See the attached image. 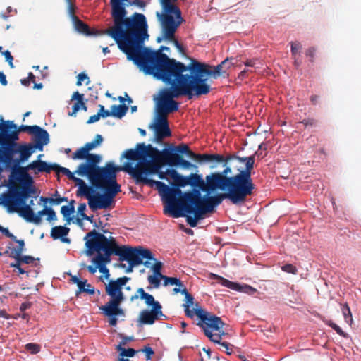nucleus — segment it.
I'll return each instance as SVG.
<instances>
[{
	"instance_id": "nucleus-1",
	"label": "nucleus",
	"mask_w": 361,
	"mask_h": 361,
	"mask_svg": "<svg viewBox=\"0 0 361 361\" xmlns=\"http://www.w3.org/2000/svg\"><path fill=\"white\" fill-rule=\"evenodd\" d=\"M123 157L136 163L127 162L124 165V171L128 172L135 180L137 183H147L155 185L164 202V212L173 217L178 218L181 214L176 209L177 196L182 195V190L177 187H169L159 180L148 178L150 175L157 174L161 166L158 163L160 151L151 145L137 144L135 149L126 150Z\"/></svg>"
},
{
	"instance_id": "nucleus-2",
	"label": "nucleus",
	"mask_w": 361,
	"mask_h": 361,
	"mask_svg": "<svg viewBox=\"0 0 361 361\" xmlns=\"http://www.w3.org/2000/svg\"><path fill=\"white\" fill-rule=\"evenodd\" d=\"M158 69L147 70V73L154 79L161 80L169 88H162L159 92L157 99V113L166 115L174 112L178 109V104L173 99L182 96H187L192 99L195 94V89L185 75H181L183 70L159 61Z\"/></svg>"
},
{
	"instance_id": "nucleus-3",
	"label": "nucleus",
	"mask_w": 361,
	"mask_h": 361,
	"mask_svg": "<svg viewBox=\"0 0 361 361\" xmlns=\"http://www.w3.org/2000/svg\"><path fill=\"white\" fill-rule=\"evenodd\" d=\"M101 161L93 157L81 168L79 176L87 178L96 190L102 192V200L111 207L114 197L121 192V185L116 181L117 173L124 170V167L116 166L114 161L106 162L104 166H99Z\"/></svg>"
},
{
	"instance_id": "nucleus-4",
	"label": "nucleus",
	"mask_w": 361,
	"mask_h": 361,
	"mask_svg": "<svg viewBox=\"0 0 361 361\" xmlns=\"http://www.w3.org/2000/svg\"><path fill=\"white\" fill-rule=\"evenodd\" d=\"M141 30L142 31V28ZM148 38L147 23H146L145 33L139 35L138 41L133 39L127 46V51H123L126 54L128 60L132 61L139 68L140 71L145 75H150L147 73L148 69H150V71L158 69L159 61L183 70L181 75H185L184 73L188 71V66L174 59L169 58L166 54L163 53L164 51H169L170 50L169 47L161 46L158 51H152L147 47H145L143 46L144 42Z\"/></svg>"
},
{
	"instance_id": "nucleus-5",
	"label": "nucleus",
	"mask_w": 361,
	"mask_h": 361,
	"mask_svg": "<svg viewBox=\"0 0 361 361\" xmlns=\"http://www.w3.org/2000/svg\"><path fill=\"white\" fill-rule=\"evenodd\" d=\"M227 61H222L216 66L200 63L195 59H192L188 65V71L190 74L185 73V76L195 89V94L197 97L207 94L210 91V85L207 83L209 78L216 79L226 73L224 66Z\"/></svg>"
},
{
	"instance_id": "nucleus-6",
	"label": "nucleus",
	"mask_w": 361,
	"mask_h": 361,
	"mask_svg": "<svg viewBox=\"0 0 361 361\" xmlns=\"http://www.w3.org/2000/svg\"><path fill=\"white\" fill-rule=\"evenodd\" d=\"M30 169L26 167H20L17 170H13V177L20 183L18 188H13L10 191L3 195V205L13 210L11 207H15L19 203H24L30 197L36 198L38 195L37 190L33 186V178L27 173Z\"/></svg>"
},
{
	"instance_id": "nucleus-7",
	"label": "nucleus",
	"mask_w": 361,
	"mask_h": 361,
	"mask_svg": "<svg viewBox=\"0 0 361 361\" xmlns=\"http://www.w3.org/2000/svg\"><path fill=\"white\" fill-rule=\"evenodd\" d=\"M186 192L192 193V198L195 200L198 196L197 201L206 214L213 212L214 207L220 204L224 199L229 200L233 204H239L243 203L249 196L240 192H234L233 194H231V189H218L215 193L207 194L204 197H202L200 190L192 189Z\"/></svg>"
},
{
	"instance_id": "nucleus-8",
	"label": "nucleus",
	"mask_w": 361,
	"mask_h": 361,
	"mask_svg": "<svg viewBox=\"0 0 361 361\" xmlns=\"http://www.w3.org/2000/svg\"><path fill=\"white\" fill-rule=\"evenodd\" d=\"M223 163L224 166L226 167L223 171L212 173L207 176L209 188L214 190V193L218 191V189H231V194L234 192H240L250 196L253 192L245 180L240 183L236 181L235 179L237 178V174L228 177L227 175L232 172L231 168L227 166V161L224 160Z\"/></svg>"
},
{
	"instance_id": "nucleus-9",
	"label": "nucleus",
	"mask_w": 361,
	"mask_h": 361,
	"mask_svg": "<svg viewBox=\"0 0 361 361\" xmlns=\"http://www.w3.org/2000/svg\"><path fill=\"white\" fill-rule=\"evenodd\" d=\"M87 237H93L95 242L94 247H96L97 255L94 259L99 260L104 259L106 261H111V256L112 255L119 256L122 253L123 250L127 247V246L120 247L116 243L114 238H107L95 230L89 232L85 237V240Z\"/></svg>"
},
{
	"instance_id": "nucleus-10",
	"label": "nucleus",
	"mask_w": 361,
	"mask_h": 361,
	"mask_svg": "<svg viewBox=\"0 0 361 361\" xmlns=\"http://www.w3.org/2000/svg\"><path fill=\"white\" fill-rule=\"evenodd\" d=\"M139 298L143 300L148 307H152L150 310H144L140 312L137 322L140 326L151 325L161 317H166L161 311V304L154 300L152 295L146 293L142 288H139L137 293L130 297V301L133 302Z\"/></svg>"
},
{
	"instance_id": "nucleus-11",
	"label": "nucleus",
	"mask_w": 361,
	"mask_h": 361,
	"mask_svg": "<svg viewBox=\"0 0 361 361\" xmlns=\"http://www.w3.org/2000/svg\"><path fill=\"white\" fill-rule=\"evenodd\" d=\"M193 195L192 193H187L186 192H183L180 196H177L178 202H176V209L183 216L178 207L184 212L189 214L187 216V223L191 227H196L198 224V221L203 219L207 214L200 207L198 204V196L197 199L192 198Z\"/></svg>"
},
{
	"instance_id": "nucleus-12",
	"label": "nucleus",
	"mask_w": 361,
	"mask_h": 361,
	"mask_svg": "<svg viewBox=\"0 0 361 361\" xmlns=\"http://www.w3.org/2000/svg\"><path fill=\"white\" fill-rule=\"evenodd\" d=\"M17 140L11 145L9 152H6V149L0 145V172L3 170V166L7 168L11 164H14L16 166H18L21 162L27 161L30 157L34 153L35 150L32 147L27 145H18Z\"/></svg>"
},
{
	"instance_id": "nucleus-13",
	"label": "nucleus",
	"mask_w": 361,
	"mask_h": 361,
	"mask_svg": "<svg viewBox=\"0 0 361 361\" xmlns=\"http://www.w3.org/2000/svg\"><path fill=\"white\" fill-rule=\"evenodd\" d=\"M169 172L171 173V178L176 183L177 188H180V187L191 185L194 188L193 189L200 190V192H206L207 195L214 193V190L209 188L207 176L205 177V180H204L201 175L197 173H191L188 176H184L178 173L176 170H171Z\"/></svg>"
},
{
	"instance_id": "nucleus-14",
	"label": "nucleus",
	"mask_w": 361,
	"mask_h": 361,
	"mask_svg": "<svg viewBox=\"0 0 361 361\" xmlns=\"http://www.w3.org/2000/svg\"><path fill=\"white\" fill-rule=\"evenodd\" d=\"M119 258L121 261L128 262V266L126 267L125 272L129 274L133 272L135 267L142 263V259L152 258V252L142 247H127L123 250Z\"/></svg>"
},
{
	"instance_id": "nucleus-15",
	"label": "nucleus",
	"mask_w": 361,
	"mask_h": 361,
	"mask_svg": "<svg viewBox=\"0 0 361 361\" xmlns=\"http://www.w3.org/2000/svg\"><path fill=\"white\" fill-rule=\"evenodd\" d=\"M197 317L200 319L197 325L200 326L204 334L208 338H219V336L213 335L216 331H219L223 329L224 323L219 317L213 315L204 310H198Z\"/></svg>"
},
{
	"instance_id": "nucleus-16",
	"label": "nucleus",
	"mask_w": 361,
	"mask_h": 361,
	"mask_svg": "<svg viewBox=\"0 0 361 361\" xmlns=\"http://www.w3.org/2000/svg\"><path fill=\"white\" fill-rule=\"evenodd\" d=\"M75 184L78 186L77 195L78 196H85L88 200V205L92 211L110 207L106 202L102 200L100 194H92L94 188L92 185H87L84 180L75 178Z\"/></svg>"
},
{
	"instance_id": "nucleus-17",
	"label": "nucleus",
	"mask_w": 361,
	"mask_h": 361,
	"mask_svg": "<svg viewBox=\"0 0 361 361\" xmlns=\"http://www.w3.org/2000/svg\"><path fill=\"white\" fill-rule=\"evenodd\" d=\"M18 140V126L13 121H4L0 116V145L3 146L6 152H9L11 145Z\"/></svg>"
},
{
	"instance_id": "nucleus-18",
	"label": "nucleus",
	"mask_w": 361,
	"mask_h": 361,
	"mask_svg": "<svg viewBox=\"0 0 361 361\" xmlns=\"http://www.w3.org/2000/svg\"><path fill=\"white\" fill-rule=\"evenodd\" d=\"M7 208L8 213H18L19 216L23 218L27 222L32 223L35 225L41 224L42 219V217L47 215L49 207L44 205V208L42 210L39 211L37 213H35L32 207L30 204H27V201H24V203H19L15 207Z\"/></svg>"
},
{
	"instance_id": "nucleus-19",
	"label": "nucleus",
	"mask_w": 361,
	"mask_h": 361,
	"mask_svg": "<svg viewBox=\"0 0 361 361\" xmlns=\"http://www.w3.org/2000/svg\"><path fill=\"white\" fill-rule=\"evenodd\" d=\"M235 159H237L240 163L245 164V168L243 170H240V173L237 174V178L235 179L236 181L238 180V183H240L244 182L245 180L253 192L255 187L251 178V170L254 166L255 156L252 155L245 157H235Z\"/></svg>"
},
{
	"instance_id": "nucleus-20",
	"label": "nucleus",
	"mask_w": 361,
	"mask_h": 361,
	"mask_svg": "<svg viewBox=\"0 0 361 361\" xmlns=\"http://www.w3.org/2000/svg\"><path fill=\"white\" fill-rule=\"evenodd\" d=\"M121 304V302L109 300L106 305L99 307L104 314L109 317V323L112 326H116L119 317H125L124 310L120 307Z\"/></svg>"
},
{
	"instance_id": "nucleus-21",
	"label": "nucleus",
	"mask_w": 361,
	"mask_h": 361,
	"mask_svg": "<svg viewBox=\"0 0 361 361\" xmlns=\"http://www.w3.org/2000/svg\"><path fill=\"white\" fill-rule=\"evenodd\" d=\"M130 280L127 276L118 278L116 280H111L109 283L106 285V293L111 297L112 301H117L122 302L124 300V295L122 292V288Z\"/></svg>"
},
{
	"instance_id": "nucleus-22",
	"label": "nucleus",
	"mask_w": 361,
	"mask_h": 361,
	"mask_svg": "<svg viewBox=\"0 0 361 361\" xmlns=\"http://www.w3.org/2000/svg\"><path fill=\"white\" fill-rule=\"evenodd\" d=\"M161 154L169 159V164L171 166H179L185 170H196L197 169V165L184 159L180 154L176 153L173 150V147L160 151Z\"/></svg>"
},
{
	"instance_id": "nucleus-23",
	"label": "nucleus",
	"mask_w": 361,
	"mask_h": 361,
	"mask_svg": "<svg viewBox=\"0 0 361 361\" xmlns=\"http://www.w3.org/2000/svg\"><path fill=\"white\" fill-rule=\"evenodd\" d=\"M214 279L219 280V282L224 286L232 290H235L241 293L248 295H253L257 292V289L247 284H240L238 283L232 282L226 279L219 276L216 274H212Z\"/></svg>"
},
{
	"instance_id": "nucleus-24",
	"label": "nucleus",
	"mask_w": 361,
	"mask_h": 361,
	"mask_svg": "<svg viewBox=\"0 0 361 361\" xmlns=\"http://www.w3.org/2000/svg\"><path fill=\"white\" fill-rule=\"evenodd\" d=\"M93 157H96L99 160H102V156L97 154H91L89 153L88 149L85 147H82L78 149L72 155L73 159H85V161L80 163L77 169L75 171V173L79 176L81 174V168L87 164L91 159H93Z\"/></svg>"
},
{
	"instance_id": "nucleus-25",
	"label": "nucleus",
	"mask_w": 361,
	"mask_h": 361,
	"mask_svg": "<svg viewBox=\"0 0 361 361\" xmlns=\"http://www.w3.org/2000/svg\"><path fill=\"white\" fill-rule=\"evenodd\" d=\"M30 128L32 130L31 135H34L36 147L39 150L42 151L43 149V147L48 145L49 142V135L45 129L38 126L35 125Z\"/></svg>"
},
{
	"instance_id": "nucleus-26",
	"label": "nucleus",
	"mask_w": 361,
	"mask_h": 361,
	"mask_svg": "<svg viewBox=\"0 0 361 361\" xmlns=\"http://www.w3.org/2000/svg\"><path fill=\"white\" fill-rule=\"evenodd\" d=\"M56 167V164H49L41 160L33 161L27 166V169L34 171L35 173L39 172L50 173Z\"/></svg>"
},
{
	"instance_id": "nucleus-27",
	"label": "nucleus",
	"mask_w": 361,
	"mask_h": 361,
	"mask_svg": "<svg viewBox=\"0 0 361 361\" xmlns=\"http://www.w3.org/2000/svg\"><path fill=\"white\" fill-rule=\"evenodd\" d=\"M70 231L69 228L63 226H56L51 228V237L54 239H60L62 243L70 244L71 240L67 238Z\"/></svg>"
},
{
	"instance_id": "nucleus-28",
	"label": "nucleus",
	"mask_w": 361,
	"mask_h": 361,
	"mask_svg": "<svg viewBox=\"0 0 361 361\" xmlns=\"http://www.w3.org/2000/svg\"><path fill=\"white\" fill-rule=\"evenodd\" d=\"M185 302L183 307H184L185 314L188 317L192 318L195 315L197 316L198 310H202L198 304H194V298L190 294L186 295Z\"/></svg>"
},
{
	"instance_id": "nucleus-29",
	"label": "nucleus",
	"mask_w": 361,
	"mask_h": 361,
	"mask_svg": "<svg viewBox=\"0 0 361 361\" xmlns=\"http://www.w3.org/2000/svg\"><path fill=\"white\" fill-rule=\"evenodd\" d=\"M193 160L199 162H209L214 161L216 163H222L224 161V158L223 156L219 154H195V156L192 159Z\"/></svg>"
},
{
	"instance_id": "nucleus-30",
	"label": "nucleus",
	"mask_w": 361,
	"mask_h": 361,
	"mask_svg": "<svg viewBox=\"0 0 361 361\" xmlns=\"http://www.w3.org/2000/svg\"><path fill=\"white\" fill-rule=\"evenodd\" d=\"M152 129L153 130L154 133V137L152 140V141L154 142L161 143L164 137L171 135V130L169 129V126H166L165 128H154Z\"/></svg>"
},
{
	"instance_id": "nucleus-31",
	"label": "nucleus",
	"mask_w": 361,
	"mask_h": 361,
	"mask_svg": "<svg viewBox=\"0 0 361 361\" xmlns=\"http://www.w3.org/2000/svg\"><path fill=\"white\" fill-rule=\"evenodd\" d=\"M72 22L77 32L87 36L92 35L87 25L79 20L76 16H73Z\"/></svg>"
},
{
	"instance_id": "nucleus-32",
	"label": "nucleus",
	"mask_w": 361,
	"mask_h": 361,
	"mask_svg": "<svg viewBox=\"0 0 361 361\" xmlns=\"http://www.w3.org/2000/svg\"><path fill=\"white\" fill-rule=\"evenodd\" d=\"M75 212L74 209V201L71 200L68 205H63L61 208V213L63 215L64 219L67 221V224H70L72 220L71 216Z\"/></svg>"
},
{
	"instance_id": "nucleus-33",
	"label": "nucleus",
	"mask_w": 361,
	"mask_h": 361,
	"mask_svg": "<svg viewBox=\"0 0 361 361\" xmlns=\"http://www.w3.org/2000/svg\"><path fill=\"white\" fill-rule=\"evenodd\" d=\"M166 126H169L167 116L166 115H162L161 114L157 113L154 122L149 126V128L152 129L160 127L165 128Z\"/></svg>"
},
{
	"instance_id": "nucleus-34",
	"label": "nucleus",
	"mask_w": 361,
	"mask_h": 361,
	"mask_svg": "<svg viewBox=\"0 0 361 361\" xmlns=\"http://www.w3.org/2000/svg\"><path fill=\"white\" fill-rule=\"evenodd\" d=\"M111 261H106L104 259L102 260L92 259V262L94 264H96L99 269V271L104 275L106 279H109L110 277V274L109 269L106 268V264H109Z\"/></svg>"
},
{
	"instance_id": "nucleus-35",
	"label": "nucleus",
	"mask_w": 361,
	"mask_h": 361,
	"mask_svg": "<svg viewBox=\"0 0 361 361\" xmlns=\"http://www.w3.org/2000/svg\"><path fill=\"white\" fill-rule=\"evenodd\" d=\"M128 109V106H126L125 104H123V105L114 104V105H112L111 107L112 116H114V117H116L118 118H121L122 117H123L126 115Z\"/></svg>"
},
{
	"instance_id": "nucleus-36",
	"label": "nucleus",
	"mask_w": 361,
	"mask_h": 361,
	"mask_svg": "<svg viewBox=\"0 0 361 361\" xmlns=\"http://www.w3.org/2000/svg\"><path fill=\"white\" fill-rule=\"evenodd\" d=\"M302 49V45L298 42H291V53L294 59V65L298 67L300 64L298 55L300 54V50Z\"/></svg>"
},
{
	"instance_id": "nucleus-37",
	"label": "nucleus",
	"mask_w": 361,
	"mask_h": 361,
	"mask_svg": "<svg viewBox=\"0 0 361 361\" xmlns=\"http://www.w3.org/2000/svg\"><path fill=\"white\" fill-rule=\"evenodd\" d=\"M340 306H341V310L342 312V314L343 316L345 322L351 326V324L353 323V317H352V313H351L349 306L348 305L347 303H345V304L340 303Z\"/></svg>"
},
{
	"instance_id": "nucleus-38",
	"label": "nucleus",
	"mask_w": 361,
	"mask_h": 361,
	"mask_svg": "<svg viewBox=\"0 0 361 361\" xmlns=\"http://www.w3.org/2000/svg\"><path fill=\"white\" fill-rule=\"evenodd\" d=\"M173 150L176 153H180V154H186L189 158L193 159V157L195 156V153L192 152L190 150L188 146L185 144L180 145L176 147H173Z\"/></svg>"
},
{
	"instance_id": "nucleus-39",
	"label": "nucleus",
	"mask_w": 361,
	"mask_h": 361,
	"mask_svg": "<svg viewBox=\"0 0 361 361\" xmlns=\"http://www.w3.org/2000/svg\"><path fill=\"white\" fill-rule=\"evenodd\" d=\"M117 350L119 352V357H133L138 352L133 348L126 349L121 347V345H118L116 346Z\"/></svg>"
},
{
	"instance_id": "nucleus-40",
	"label": "nucleus",
	"mask_w": 361,
	"mask_h": 361,
	"mask_svg": "<svg viewBox=\"0 0 361 361\" xmlns=\"http://www.w3.org/2000/svg\"><path fill=\"white\" fill-rule=\"evenodd\" d=\"M18 246L16 248L11 249L10 256L13 258L18 257L25 250V242L23 240L17 241Z\"/></svg>"
},
{
	"instance_id": "nucleus-41",
	"label": "nucleus",
	"mask_w": 361,
	"mask_h": 361,
	"mask_svg": "<svg viewBox=\"0 0 361 361\" xmlns=\"http://www.w3.org/2000/svg\"><path fill=\"white\" fill-rule=\"evenodd\" d=\"M54 171L56 172V173H62L68 176L69 179L73 180L75 182V175H77L75 173V171L73 172H71L68 169L62 167L56 164V167H54Z\"/></svg>"
},
{
	"instance_id": "nucleus-42",
	"label": "nucleus",
	"mask_w": 361,
	"mask_h": 361,
	"mask_svg": "<svg viewBox=\"0 0 361 361\" xmlns=\"http://www.w3.org/2000/svg\"><path fill=\"white\" fill-rule=\"evenodd\" d=\"M164 275L153 274L147 277L148 282L153 286L154 288H157L160 286V280H164Z\"/></svg>"
},
{
	"instance_id": "nucleus-43",
	"label": "nucleus",
	"mask_w": 361,
	"mask_h": 361,
	"mask_svg": "<svg viewBox=\"0 0 361 361\" xmlns=\"http://www.w3.org/2000/svg\"><path fill=\"white\" fill-rule=\"evenodd\" d=\"M148 260H151L153 262V266L152 267V270L153 274H162L161 272V269L162 268L163 264L161 262L157 261L152 254V258H146Z\"/></svg>"
},
{
	"instance_id": "nucleus-44",
	"label": "nucleus",
	"mask_w": 361,
	"mask_h": 361,
	"mask_svg": "<svg viewBox=\"0 0 361 361\" xmlns=\"http://www.w3.org/2000/svg\"><path fill=\"white\" fill-rule=\"evenodd\" d=\"M169 285H176L178 287H183L182 282L177 278L175 277H168L164 276V286H167Z\"/></svg>"
},
{
	"instance_id": "nucleus-45",
	"label": "nucleus",
	"mask_w": 361,
	"mask_h": 361,
	"mask_svg": "<svg viewBox=\"0 0 361 361\" xmlns=\"http://www.w3.org/2000/svg\"><path fill=\"white\" fill-rule=\"evenodd\" d=\"M90 239L87 240L85 243V246L87 248L85 253L87 256H91L93 255L94 252H96V247H94L95 242L94 240L93 237H90Z\"/></svg>"
},
{
	"instance_id": "nucleus-46",
	"label": "nucleus",
	"mask_w": 361,
	"mask_h": 361,
	"mask_svg": "<svg viewBox=\"0 0 361 361\" xmlns=\"http://www.w3.org/2000/svg\"><path fill=\"white\" fill-rule=\"evenodd\" d=\"M81 109H82L84 110L87 109V107H86L85 103L83 102H76L73 104V106L72 107V111L71 113H69V116H75L77 112Z\"/></svg>"
},
{
	"instance_id": "nucleus-47",
	"label": "nucleus",
	"mask_w": 361,
	"mask_h": 361,
	"mask_svg": "<svg viewBox=\"0 0 361 361\" xmlns=\"http://www.w3.org/2000/svg\"><path fill=\"white\" fill-rule=\"evenodd\" d=\"M85 80H87L86 81V85H88L90 83V79H89V77L88 75L85 73H80V74L78 75L77 76V82H76V85L78 86H80L82 85V82L85 81Z\"/></svg>"
},
{
	"instance_id": "nucleus-48",
	"label": "nucleus",
	"mask_w": 361,
	"mask_h": 361,
	"mask_svg": "<svg viewBox=\"0 0 361 361\" xmlns=\"http://www.w3.org/2000/svg\"><path fill=\"white\" fill-rule=\"evenodd\" d=\"M14 259L24 264H30L33 262L35 260V258L29 255L22 256V254L18 257Z\"/></svg>"
},
{
	"instance_id": "nucleus-49",
	"label": "nucleus",
	"mask_w": 361,
	"mask_h": 361,
	"mask_svg": "<svg viewBox=\"0 0 361 361\" xmlns=\"http://www.w3.org/2000/svg\"><path fill=\"white\" fill-rule=\"evenodd\" d=\"M25 348L32 354H37L39 351V345L36 343H27L25 345Z\"/></svg>"
},
{
	"instance_id": "nucleus-50",
	"label": "nucleus",
	"mask_w": 361,
	"mask_h": 361,
	"mask_svg": "<svg viewBox=\"0 0 361 361\" xmlns=\"http://www.w3.org/2000/svg\"><path fill=\"white\" fill-rule=\"evenodd\" d=\"M87 284V280H84V281H80L78 284H77V286H78V290L76 291L75 294L77 296H78L80 293H84L85 291V288L86 287Z\"/></svg>"
},
{
	"instance_id": "nucleus-51",
	"label": "nucleus",
	"mask_w": 361,
	"mask_h": 361,
	"mask_svg": "<svg viewBox=\"0 0 361 361\" xmlns=\"http://www.w3.org/2000/svg\"><path fill=\"white\" fill-rule=\"evenodd\" d=\"M2 54L4 56L6 61H7L8 63L9 66L11 68H14V65L13 63V58L11 52L9 51L6 50V51H4L2 53Z\"/></svg>"
},
{
	"instance_id": "nucleus-52",
	"label": "nucleus",
	"mask_w": 361,
	"mask_h": 361,
	"mask_svg": "<svg viewBox=\"0 0 361 361\" xmlns=\"http://www.w3.org/2000/svg\"><path fill=\"white\" fill-rule=\"evenodd\" d=\"M213 335H217V336H219V338H209V339L213 341L214 343H221V339L222 338V336H225L226 335V333L224 332V331L223 330V329H221L219 331H216Z\"/></svg>"
},
{
	"instance_id": "nucleus-53",
	"label": "nucleus",
	"mask_w": 361,
	"mask_h": 361,
	"mask_svg": "<svg viewBox=\"0 0 361 361\" xmlns=\"http://www.w3.org/2000/svg\"><path fill=\"white\" fill-rule=\"evenodd\" d=\"M47 220L49 222L54 221L56 220V215L55 212L52 208L49 207V209L47 213Z\"/></svg>"
},
{
	"instance_id": "nucleus-54",
	"label": "nucleus",
	"mask_w": 361,
	"mask_h": 361,
	"mask_svg": "<svg viewBox=\"0 0 361 361\" xmlns=\"http://www.w3.org/2000/svg\"><path fill=\"white\" fill-rule=\"evenodd\" d=\"M138 352H142L145 354L146 360H149L152 355L154 354V350L151 347H146L144 349L139 350Z\"/></svg>"
},
{
	"instance_id": "nucleus-55",
	"label": "nucleus",
	"mask_w": 361,
	"mask_h": 361,
	"mask_svg": "<svg viewBox=\"0 0 361 361\" xmlns=\"http://www.w3.org/2000/svg\"><path fill=\"white\" fill-rule=\"evenodd\" d=\"M223 61H227L226 64H225L224 66V69H225L226 71L231 66L235 65L237 60L235 58H231V59L227 58L225 60H224Z\"/></svg>"
},
{
	"instance_id": "nucleus-56",
	"label": "nucleus",
	"mask_w": 361,
	"mask_h": 361,
	"mask_svg": "<svg viewBox=\"0 0 361 361\" xmlns=\"http://www.w3.org/2000/svg\"><path fill=\"white\" fill-rule=\"evenodd\" d=\"M99 111L98 113L99 114L100 116L102 118H106L108 116H112L111 111H109V110H106L102 105H99Z\"/></svg>"
},
{
	"instance_id": "nucleus-57",
	"label": "nucleus",
	"mask_w": 361,
	"mask_h": 361,
	"mask_svg": "<svg viewBox=\"0 0 361 361\" xmlns=\"http://www.w3.org/2000/svg\"><path fill=\"white\" fill-rule=\"evenodd\" d=\"M66 197H57V198H50V204L52 205H59L63 202H67Z\"/></svg>"
},
{
	"instance_id": "nucleus-58",
	"label": "nucleus",
	"mask_w": 361,
	"mask_h": 361,
	"mask_svg": "<svg viewBox=\"0 0 361 361\" xmlns=\"http://www.w3.org/2000/svg\"><path fill=\"white\" fill-rule=\"evenodd\" d=\"M173 170V169H167L165 171H161V169L157 173L160 179H167V176L171 177L170 171Z\"/></svg>"
},
{
	"instance_id": "nucleus-59",
	"label": "nucleus",
	"mask_w": 361,
	"mask_h": 361,
	"mask_svg": "<svg viewBox=\"0 0 361 361\" xmlns=\"http://www.w3.org/2000/svg\"><path fill=\"white\" fill-rule=\"evenodd\" d=\"M35 75L32 73H29L28 77L27 78L23 79L20 80L21 84L25 86H28L30 85V81H33L35 79Z\"/></svg>"
},
{
	"instance_id": "nucleus-60",
	"label": "nucleus",
	"mask_w": 361,
	"mask_h": 361,
	"mask_svg": "<svg viewBox=\"0 0 361 361\" xmlns=\"http://www.w3.org/2000/svg\"><path fill=\"white\" fill-rule=\"evenodd\" d=\"M21 264L22 263L20 261L16 260V262L11 264V267L16 268L18 270L20 274H23L25 273V271L20 267Z\"/></svg>"
},
{
	"instance_id": "nucleus-61",
	"label": "nucleus",
	"mask_w": 361,
	"mask_h": 361,
	"mask_svg": "<svg viewBox=\"0 0 361 361\" xmlns=\"http://www.w3.org/2000/svg\"><path fill=\"white\" fill-rule=\"evenodd\" d=\"M282 269L288 273L295 274L296 269L292 264H286L282 267Z\"/></svg>"
},
{
	"instance_id": "nucleus-62",
	"label": "nucleus",
	"mask_w": 361,
	"mask_h": 361,
	"mask_svg": "<svg viewBox=\"0 0 361 361\" xmlns=\"http://www.w3.org/2000/svg\"><path fill=\"white\" fill-rule=\"evenodd\" d=\"M219 344L221 345V347L225 349V351L228 355H231L232 353V345H231L228 343L222 342Z\"/></svg>"
},
{
	"instance_id": "nucleus-63",
	"label": "nucleus",
	"mask_w": 361,
	"mask_h": 361,
	"mask_svg": "<svg viewBox=\"0 0 361 361\" xmlns=\"http://www.w3.org/2000/svg\"><path fill=\"white\" fill-rule=\"evenodd\" d=\"M100 118H101V116H100L99 114L97 113V114L91 116L89 118V119L87 120V123L88 124L94 123L98 121Z\"/></svg>"
},
{
	"instance_id": "nucleus-64",
	"label": "nucleus",
	"mask_w": 361,
	"mask_h": 361,
	"mask_svg": "<svg viewBox=\"0 0 361 361\" xmlns=\"http://www.w3.org/2000/svg\"><path fill=\"white\" fill-rule=\"evenodd\" d=\"M71 99L76 100L77 102H83V94L78 92H75L71 97Z\"/></svg>"
}]
</instances>
